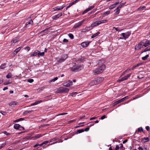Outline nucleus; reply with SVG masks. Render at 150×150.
<instances>
[{
	"instance_id": "obj_55",
	"label": "nucleus",
	"mask_w": 150,
	"mask_h": 150,
	"mask_svg": "<svg viewBox=\"0 0 150 150\" xmlns=\"http://www.w3.org/2000/svg\"><path fill=\"white\" fill-rule=\"evenodd\" d=\"M49 142H50L49 141H47L44 142L42 143H43V145L44 144H46Z\"/></svg>"
},
{
	"instance_id": "obj_23",
	"label": "nucleus",
	"mask_w": 150,
	"mask_h": 150,
	"mask_svg": "<svg viewBox=\"0 0 150 150\" xmlns=\"http://www.w3.org/2000/svg\"><path fill=\"white\" fill-rule=\"evenodd\" d=\"M21 49V47H19L17 48L13 52L14 55H15Z\"/></svg>"
},
{
	"instance_id": "obj_45",
	"label": "nucleus",
	"mask_w": 150,
	"mask_h": 150,
	"mask_svg": "<svg viewBox=\"0 0 150 150\" xmlns=\"http://www.w3.org/2000/svg\"><path fill=\"white\" fill-rule=\"evenodd\" d=\"M73 3L72 2V3H70L67 6V8H66V10H67L68 8H69L70 6H72L73 5Z\"/></svg>"
},
{
	"instance_id": "obj_40",
	"label": "nucleus",
	"mask_w": 150,
	"mask_h": 150,
	"mask_svg": "<svg viewBox=\"0 0 150 150\" xmlns=\"http://www.w3.org/2000/svg\"><path fill=\"white\" fill-rule=\"evenodd\" d=\"M12 83L11 81H8L6 82H4V85H7L11 84Z\"/></svg>"
},
{
	"instance_id": "obj_13",
	"label": "nucleus",
	"mask_w": 150,
	"mask_h": 150,
	"mask_svg": "<svg viewBox=\"0 0 150 150\" xmlns=\"http://www.w3.org/2000/svg\"><path fill=\"white\" fill-rule=\"evenodd\" d=\"M94 7V6H90L88 8H87L85 9L82 13V14H84L89 11L91 10V9L93 8Z\"/></svg>"
},
{
	"instance_id": "obj_30",
	"label": "nucleus",
	"mask_w": 150,
	"mask_h": 150,
	"mask_svg": "<svg viewBox=\"0 0 150 150\" xmlns=\"http://www.w3.org/2000/svg\"><path fill=\"white\" fill-rule=\"evenodd\" d=\"M110 11H107L106 12H104L103 13H101L102 15H108L110 13Z\"/></svg>"
},
{
	"instance_id": "obj_6",
	"label": "nucleus",
	"mask_w": 150,
	"mask_h": 150,
	"mask_svg": "<svg viewBox=\"0 0 150 150\" xmlns=\"http://www.w3.org/2000/svg\"><path fill=\"white\" fill-rule=\"evenodd\" d=\"M141 42L143 47H146L150 45V41L146 39L144 40Z\"/></svg>"
},
{
	"instance_id": "obj_16",
	"label": "nucleus",
	"mask_w": 150,
	"mask_h": 150,
	"mask_svg": "<svg viewBox=\"0 0 150 150\" xmlns=\"http://www.w3.org/2000/svg\"><path fill=\"white\" fill-rule=\"evenodd\" d=\"M65 6L63 5L61 6H57L54 8L53 9L54 11H58L62 10L65 7Z\"/></svg>"
},
{
	"instance_id": "obj_44",
	"label": "nucleus",
	"mask_w": 150,
	"mask_h": 150,
	"mask_svg": "<svg viewBox=\"0 0 150 150\" xmlns=\"http://www.w3.org/2000/svg\"><path fill=\"white\" fill-rule=\"evenodd\" d=\"M104 61L103 60H99L98 62V64H101L103 63H104Z\"/></svg>"
},
{
	"instance_id": "obj_49",
	"label": "nucleus",
	"mask_w": 150,
	"mask_h": 150,
	"mask_svg": "<svg viewBox=\"0 0 150 150\" xmlns=\"http://www.w3.org/2000/svg\"><path fill=\"white\" fill-rule=\"evenodd\" d=\"M38 104V102H34V103H33L31 105V106H34L36 105H37V104Z\"/></svg>"
},
{
	"instance_id": "obj_25",
	"label": "nucleus",
	"mask_w": 150,
	"mask_h": 150,
	"mask_svg": "<svg viewBox=\"0 0 150 150\" xmlns=\"http://www.w3.org/2000/svg\"><path fill=\"white\" fill-rule=\"evenodd\" d=\"M19 40V38H14L11 41L12 43H16Z\"/></svg>"
},
{
	"instance_id": "obj_28",
	"label": "nucleus",
	"mask_w": 150,
	"mask_h": 150,
	"mask_svg": "<svg viewBox=\"0 0 150 150\" xmlns=\"http://www.w3.org/2000/svg\"><path fill=\"white\" fill-rule=\"evenodd\" d=\"M33 110H26L23 113V115H25L27 114L28 113H30L32 112H33Z\"/></svg>"
},
{
	"instance_id": "obj_31",
	"label": "nucleus",
	"mask_w": 150,
	"mask_h": 150,
	"mask_svg": "<svg viewBox=\"0 0 150 150\" xmlns=\"http://www.w3.org/2000/svg\"><path fill=\"white\" fill-rule=\"evenodd\" d=\"M125 4L124 3H122L121 4H120L118 7H117L116 8L117 9H119L120 10V9L121 8L122 6L124 5Z\"/></svg>"
},
{
	"instance_id": "obj_39",
	"label": "nucleus",
	"mask_w": 150,
	"mask_h": 150,
	"mask_svg": "<svg viewBox=\"0 0 150 150\" xmlns=\"http://www.w3.org/2000/svg\"><path fill=\"white\" fill-rule=\"evenodd\" d=\"M84 131V129H79L77 130V133H80L83 132Z\"/></svg>"
},
{
	"instance_id": "obj_5",
	"label": "nucleus",
	"mask_w": 150,
	"mask_h": 150,
	"mask_svg": "<svg viewBox=\"0 0 150 150\" xmlns=\"http://www.w3.org/2000/svg\"><path fill=\"white\" fill-rule=\"evenodd\" d=\"M130 34L131 33L129 32L122 33L120 35L121 36L120 37V38L122 39L125 40L129 37Z\"/></svg>"
},
{
	"instance_id": "obj_8",
	"label": "nucleus",
	"mask_w": 150,
	"mask_h": 150,
	"mask_svg": "<svg viewBox=\"0 0 150 150\" xmlns=\"http://www.w3.org/2000/svg\"><path fill=\"white\" fill-rule=\"evenodd\" d=\"M85 20L83 19L81 21L78 22V23L76 24L74 26V28H77L79 27L85 21Z\"/></svg>"
},
{
	"instance_id": "obj_48",
	"label": "nucleus",
	"mask_w": 150,
	"mask_h": 150,
	"mask_svg": "<svg viewBox=\"0 0 150 150\" xmlns=\"http://www.w3.org/2000/svg\"><path fill=\"white\" fill-rule=\"evenodd\" d=\"M25 49L26 51L28 52L30 50V48L29 47H26Z\"/></svg>"
},
{
	"instance_id": "obj_27",
	"label": "nucleus",
	"mask_w": 150,
	"mask_h": 150,
	"mask_svg": "<svg viewBox=\"0 0 150 150\" xmlns=\"http://www.w3.org/2000/svg\"><path fill=\"white\" fill-rule=\"evenodd\" d=\"M33 24V22L32 20H30L29 22H27L25 24L26 27H28V25L29 24L32 25Z\"/></svg>"
},
{
	"instance_id": "obj_4",
	"label": "nucleus",
	"mask_w": 150,
	"mask_h": 150,
	"mask_svg": "<svg viewBox=\"0 0 150 150\" xmlns=\"http://www.w3.org/2000/svg\"><path fill=\"white\" fill-rule=\"evenodd\" d=\"M69 91L68 88L63 87H60L56 91L57 93H67Z\"/></svg>"
},
{
	"instance_id": "obj_20",
	"label": "nucleus",
	"mask_w": 150,
	"mask_h": 150,
	"mask_svg": "<svg viewBox=\"0 0 150 150\" xmlns=\"http://www.w3.org/2000/svg\"><path fill=\"white\" fill-rule=\"evenodd\" d=\"M89 42H84L82 43L81 45L83 47H86L89 44Z\"/></svg>"
},
{
	"instance_id": "obj_35",
	"label": "nucleus",
	"mask_w": 150,
	"mask_h": 150,
	"mask_svg": "<svg viewBox=\"0 0 150 150\" xmlns=\"http://www.w3.org/2000/svg\"><path fill=\"white\" fill-rule=\"evenodd\" d=\"M6 77L8 79L11 78L12 77V75L11 73H9L6 76Z\"/></svg>"
},
{
	"instance_id": "obj_21",
	"label": "nucleus",
	"mask_w": 150,
	"mask_h": 150,
	"mask_svg": "<svg viewBox=\"0 0 150 150\" xmlns=\"http://www.w3.org/2000/svg\"><path fill=\"white\" fill-rule=\"evenodd\" d=\"M96 84H97V83L95 80L91 81L89 83V85L90 86H93Z\"/></svg>"
},
{
	"instance_id": "obj_58",
	"label": "nucleus",
	"mask_w": 150,
	"mask_h": 150,
	"mask_svg": "<svg viewBox=\"0 0 150 150\" xmlns=\"http://www.w3.org/2000/svg\"><path fill=\"white\" fill-rule=\"evenodd\" d=\"M143 64L142 62L139 63L137 64V66L138 67H139V66L142 65Z\"/></svg>"
},
{
	"instance_id": "obj_26",
	"label": "nucleus",
	"mask_w": 150,
	"mask_h": 150,
	"mask_svg": "<svg viewBox=\"0 0 150 150\" xmlns=\"http://www.w3.org/2000/svg\"><path fill=\"white\" fill-rule=\"evenodd\" d=\"M66 59V58L65 57H62L61 58H60L59 59H57V60L59 62H61L64 61Z\"/></svg>"
},
{
	"instance_id": "obj_18",
	"label": "nucleus",
	"mask_w": 150,
	"mask_h": 150,
	"mask_svg": "<svg viewBox=\"0 0 150 150\" xmlns=\"http://www.w3.org/2000/svg\"><path fill=\"white\" fill-rule=\"evenodd\" d=\"M62 15V13H58L57 15L53 16V18L54 19L56 20L58 18L61 16Z\"/></svg>"
},
{
	"instance_id": "obj_2",
	"label": "nucleus",
	"mask_w": 150,
	"mask_h": 150,
	"mask_svg": "<svg viewBox=\"0 0 150 150\" xmlns=\"http://www.w3.org/2000/svg\"><path fill=\"white\" fill-rule=\"evenodd\" d=\"M73 67L70 68L71 70V71L74 72H77L80 71L81 68L82 66L81 65H76V63H73Z\"/></svg>"
},
{
	"instance_id": "obj_63",
	"label": "nucleus",
	"mask_w": 150,
	"mask_h": 150,
	"mask_svg": "<svg viewBox=\"0 0 150 150\" xmlns=\"http://www.w3.org/2000/svg\"><path fill=\"white\" fill-rule=\"evenodd\" d=\"M89 128L88 127H86V128L84 130V131H88L89 130Z\"/></svg>"
},
{
	"instance_id": "obj_1",
	"label": "nucleus",
	"mask_w": 150,
	"mask_h": 150,
	"mask_svg": "<svg viewBox=\"0 0 150 150\" xmlns=\"http://www.w3.org/2000/svg\"><path fill=\"white\" fill-rule=\"evenodd\" d=\"M105 68V65L104 64H102L94 70L93 71L94 73L95 74H100L103 71Z\"/></svg>"
},
{
	"instance_id": "obj_37",
	"label": "nucleus",
	"mask_w": 150,
	"mask_h": 150,
	"mask_svg": "<svg viewBox=\"0 0 150 150\" xmlns=\"http://www.w3.org/2000/svg\"><path fill=\"white\" fill-rule=\"evenodd\" d=\"M100 22L101 24L102 23H105L107 22L108 20H103L100 21Z\"/></svg>"
},
{
	"instance_id": "obj_38",
	"label": "nucleus",
	"mask_w": 150,
	"mask_h": 150,
	"mask_svg": "<svg viewBox=\"0 0 150 150\" xmlns=\"http://www.w3.org/2000/svg\"><path fill=\"white\" fill-rule=\"evenodd\" d=\"M150 47H148L147 48H146L145 49H144V51L142 52V53L147 51H150Z\"/></svg>"
},
{
	"instance_id": "obj_15",
	"label": "nucleus",
	"mask_w": 150,
	"mask_h": 150,
	"mask_svg": "<svg viewBox=\"0 0 150 150\" xmlns=\"http://www.w3.org/2000/svg\"><path fill=\"white\" fill-rule=\"evenodd\" d=\"M94 7V6H90L88 8H87L85 9L82 13V14H84L89 11L91 10V9L93 8Z\"/></svg>"
},
{
	"instance_id": "obj_52",
	"label": "nucleus",
	"mask_w": 150,
	"mask_h": 150,
	"mask_svg": "<svg viewBox=\"0 0 150 150\" xmlns=\"http://www.w3.org/2000/svg\"><path fill=\"white\" fill-rule=\"evenodd\" d=\"M3 133L4 134H6L7 136H8L10 134V133H8L6 131L4 132Z\"/></svg>"
},
{
	"instance_id": "obj_46",
	"label": "nucleus",
	"mask_w": 150,
	"mask_h": 150,
	"mask_svg": "<svg viewBox=\"0 0 150 150\" xmlns=\"http://www.w3.org/2000/svg\"><path fill=\"white\" fill-rule=\"evenodd\" d=\"M45 87H42L40 88H39L37 89V90L38 91H42L45 88Z\"/></svg>"
},
{
	"instance_id": "obj_7",
	"label": "nucleus",
	"mask_w": 150,
	"mask_h": 150,
	"mask_svg": "<svg viewBox=\"0 0 150 150\" xmlns=\"http://www.w3.org/2000/svg\"><path fill=\"white\" fill-rule=\"evenodd\" d=\"M131 74V73H129L127 74L124 77L121 78H120L118 80V81L119 82H120L121 81L127 80L129 77L130 76Z\"/></svg>"
},
{
	"instance_id": "obj_60",
	"label": "nucleus",
	"mask_w": 150,
	"mask_h": 150,
	"mask_svg": "<svg viewBox=\"0 0 150 150\" xmlns=\"http://www.w3.org/2000/svg\"><path fill=\"white\" fill-rule=\"evenodd\" d=\"M80 0H76L74 1L73 2H72V3H73V4L76 3V2H78Z\"/></svg>"
},
{
	"instance_id": "obj_57",
	"label": "nucleus",
	"mask_w": 150,
	"mask_h": 150,
	"mask_svg": "<svg viewBox=\"0 0 150 150\" xmlns=\"http://www.w3.org/2000/svg\"><path fill=\"white\" fill-rule=\"evenodd\" d=\"M119 146L118 145H116L115 148V150H118L119 149Z\"/></svg>"
},
{
	"instance_id": "obj_47",
	"label": "nucleus",
	"mask_w": 150,
	"mask_h": 150,
	"mask_svg": "<svg viewBox=\"0 0 150 150\" xmlns=\"http://www.w3.org/2000/svg\"><path fill=\"white\" fill-rule=\"evenodd\" d=\"M144 146H139L138 148V149L139 150H144Z\"/></svg>"
},
{
	"instance_id": "obj_17",
	"label": "nucleus",
	"mask_w": 150,
	"mask_h": 150,
	"mask_svg": "<svg viewBox=\"0 0 150 150\" xmlns=\"http://www.w3.org/2000/svg\"><path fill=\"white\" fill-rule=\"evenodd\" d=\"M97 83V84L102 82L103 80V78L102 77H98L95 79Z\"/></svg>"
},
{
	"instance_id": "obj_59",
	"label": "nucleus",
	"mask_w": 150,
	"mask_h": 150,
	"mask_svg": "<svg viewBox=\"0 0 150 150\" xmlns=\"http://www.w3.org/2000/svg\"><path fill=\"white\" fill-rule=\"evenodd\" d=\"M63 41L64 42H68V40L66 39H64Z\"/></svg>"
},
{
	"instance_id": "obj_64",
	"label": "nucleus",
	"mask_w": 150,
	"mask_h": 150,
	"mask_svg": "<svg viewBox=\"0 0 150 150\" xmlns=\"http://www.w3.org/2000/svg\"><path fill=\"white\" fill-rule=\"evenodd\" d=\"M3 82V79H0V84H1Z\"/></svg>"
},
{
	"instance_id": "obj_61",
	"label": "nucleus",
	"mask_w": 150,
	"mask_h": 150,
	"mask_svg": "<svg viewBox=\"0 0 150 150\" xmlns=\"http://www.w3.org/2000/svg\"><path fill=\"white\" fill-rule=\"evenodd\" d=\"M115 30L117 31H120L122 30V29L120 30L117 28H115Z\"/></svg>"
},
{
	"instance_id": "obj_50",
	"label": "nucleus",
	"mask_w": 150,
	"mask_h": 150,
	"mask_svg": "<svg viewBox=\"0 0 150 150\" xmlns=\"http://www.w3.org/2000/svg\"><path fill=\"white\" fill-rule=\"evenodd\" d=\"M33 79H29L28 80V81L30 83H32L33 82Z\"/></svg>"
},
{
	"instance_id": "obj_14",
	"label": "nucleus",
	"mask_w": 150,
	"mask_h": 150,
	"mask_svg": "<svg viewBox=\"0 0 150 150\" xmlns=\"http://www.w3.org/2000/svg\"><path fill=\"white\" fill-rule=\"evenodd\" d=\"M94 7V6H90L88 8H87L85 9L82 13V14H84L89 11L91 10V9L93 8Z\"/></svg>"
},
{
	"instance_id": "obj_56",
	"label": "nucleus",
	"mask_w": 150,
	"mask_h": 150,
	"mask_svg": "<svg viewBox=\"0 0 150 150\" xmlns=\"http://www.w3.org/2000/svg\"><path fill=\"white\" fill-rule=\"evenodd\" d=\"M57 140V138H54L51 140L50 141H49L50 142H52L56 140Z\"/></svg>"
},
{
	"instance_id": "obj_10",
	"label": "nucleus",
	"mask_w": 150,
	"mask_h": 150,
	"mask_svg": "<svg viewBox=\"0 0 150 150\" xmlns=\"http://www.w3.org/2000/svg\"><path fill=\"white\" fill-rule=\"evenodd\" d=\"M13 127L15 129H18L19 130H21L22 129H24V128L23 127L21 126L19 124H17L14 125Z\"/></svg>"
},
{
	"instance_id": "obj_24",
	"label": "nucleus",
	"mask_w": 150,
	"mask_h": 150,
	"mask_svg": "<svg viewBox=\"0 0 150 150\" xmlns=\"http://www.w3.org/2000/svg\"><path fill=\"white\" fill-rule=\"evenodd\" d=\"M149 141V139L148 137H144L143 138L142 140V141L144 143L148 142Z\"/></svg>"
},
{
	"instance_id": "obj_22",
	"label": "nucleus",
	"mask_w": 150,
	"mask_h": 150,
	"mask_svg": "<svg viewBox=\"0 0 150 150\" xmlns=\"http://www.w3.org/2000/svg\"><path fill=\"white\" fill-rule=\"evenodd\" d=\"M119 4V2H117L114 4H113L111 5L109 7V9H112L113 8H115L117 5L118 4Z\"/></svg>"
},
{
	"instance_id": "obj_62",
	"label": "nucleus",
	"mask_w": 150,
	"mask_h": 150,
	"mask_svg": "<svg viewBox=\"0 0 150 150\" xmlns=\"http://www.w3.org/2000/svg\"><path fill=\"white\" fill-rule=\"evenodd\" d=\"M137 67H137V65H134V66H133L132 68V69H131L132 70H133L134 69V68H135Z\"/></svg>"
},
{
	"instance_id": "obj_33",
	"label": "nucleus",
	"mask_w": 150,
	"mask_h": 150,
	"mask_svg": "<svg viewBox=\"0 0 150 150\" xmlns=\"http://www.w3.org/2000/svg\"><path fill=\"white\" fill-rule=\"evenodd\" d=\"M42 136V135L41 134H37L34 137L35 138V139H36L38 138H40V137H41Z\"/></svg>"
},
{
	"instance_id": "obj_9",
	"label": "nucleus",
	"mask_w": 150,
	"mask_h": 150,
	"mask_svg": "<svg viewBox=\"0 0 150 150\" xmlns=\"http://www.w3.org/2000/svg\"><path fill=\"white\" fill-rule=\"evenodd\" d=\"M128 98H129V97L128 96H125V97H124V98H122V99H121L120 100H118V101H116V102H115L114 103V105H117V104H118V103H119L122 102L124 100L126 99H128Z\"/></svg>"
},
{
	"instance_id": "obj_11",
	"label": "nucleus",
	"mask_w": 150,
	"mask_h": 150,
	"mask_svg": "<svg viewBox=\"0 0 150 150\" xmlns=\"http://www.w3.org/2000/svg\"><path fill=\"white\" fill-rule=\"evenodd\" d=\"M72 85V82L71 81L69 80L64 84V86L66 87H69Z\"/></svg>"
},
{
	"instance_id": "obj_34",
	"label": "nucleus",
	"mask_w": 150,
	"mask_h": 150,
	"mask_svg": "<svg viewBox=\"0 0 150 150\" xmlns=\"http://www.w3.org/2000/svg\"><path fill=\"white\" fill-rule=\"evenodd\" d=\"M6 65V64L5 63H4L3 64H2L0 66V68L2 69H4Z\"/></svg>"
},
{
	"instance_id": "obj_32",
	"label": "nucleus",
	"mask_w": 150,
	"mask_h": 150,
	"mask_svg": "<svg viewBox=\"0 0 150 150\" xmlns=\"http://www.w3.org/2000/svg\"><path fill=\"white\" fill-rule=\"evenodd\" d=\"M58 79V77H56L54 78V79H52L50 80V81H49V82L50 83H51L52 82H54L55 81H56Z\"/></svg>"
},
{
	"instance_id": "obj_54",
	"label": "nucleus",
	"mask_w": 150,
	"mask_h": 150,
	"mask_svg": "<svg viewBox=\"0 0 150 150\" xmlns=\"http://www.w3.org/2000/svg\"><path fill=\"white\" fill-rule=\"evenodd\" d=\"M105 115H103L100 118V119L101 120H103L105 118Z\"/></svg>"
},
{
	"instance_id": "obj_53",
	"label": "nucleus",
	"mask_w": 150,
	"mask_h": 150,
	"mask_svg": "<svg viewBox=\"0 0 150 150\" xmlns=\"http://www.w3.org/2000/svg\"><path fill=\"white\" fill-rule=\"evenodd\" d=\"M43 145V143L41 144H36V145H35L34 146V147H36L38 146H42Z\"/></svg>"
},
{
	"instance_id": "obj_51",
	"label": "nucleus",
	"mask_w": 150,
	"mask_h": 150,
	"mask_svg": "<svg viewBox=\"0 0 150 150\" xmlns=\"http://www.w3.org/2000/svg\"><path fill=\"white\" fill-rule=\"evenodd\" d=\"M138 132H140L141 131H143V129L142 127H139L138 128Z\"/></svg>"
},
{
	"instance_id": "obj_42",
	"label": "nucleus",
	"mask_w": 150,
	"mask_h": 150,
	"mask_svg": "<svg viewBox=\"0 0 150 150\" xmlns=\"http://www.w3.org/2000/svg\"><path fill=\"white\" fill-rule=\"evenodd\" d=\"M77 93L76 92H73L71 94V95L72 96L75 97Z\"/></svg>"
},
{
	"instance_id": "obj_41",
	"label": "nucleus",
	"mask_w": 150,
	"mask_h": 150,
	"mask_svg": "<svg viewBox=\"0 0 150 150\" xmlns=\"http://www.w3.org/2000/svg\"><path fill=\"white\" fill-rule=\"evenodd\" d=\"M69 37L71 39H73L74 38L73 35L71 33H69L68 35Z\"/></svg>"
},
{
	"instance_id": "obj_3",
	"label": "nucleus",
	"mask_w": 150,
	"mask_h": 150,
	"mask_svg": "<svg viewBox=\"0 0 150 150\" xmlns=\"http://www.w3.org/2000/svg\"><path fill=\"white\" fill-rule=\"evenodd\" d=\"M47 52V49H45L44 52H40L38 50H36L34 51L33 54H31L32 56H35L36 55H38V56H43L44 55L45 52Z\"/></svg>"
},
{
	"instance_id": "obj_43",
	"label": "nucleus",
	"mask_w": 150,
	"mask_h": 150,
	"mask_svg": "<svg viewBox=\"0 0 150 150\" xmlns=\"http://www.w3.org/2000/svg\"><path fill=\"white\" fill-rule=\"evenodd\" d=\"M120 10L119 9H117V8H116L115 10V11H116L115 12V14H118L120 13Z\"/></svg>"
},
{
	"instance_id": "obj_36",
	"label": "nucleus",
	"mask_w": 150,
	"mask_h": 150,
	"mask_svg": "<svg viewBox=\"0 0 150 150\" xmlns=\"http://www.w3.org/2000/svg\"><path fill=\"white\" fill-rule=\"evenodd\" d=\"M97 25H97V22L96 21L95 22H93L91 24V26L92 27L96 26H97Z\"/></svg>"
},
{
	"instance_id": "obj_12",
	"label": "nucleus",
	"mask_w": 150,
	"mask_h": 150,
	"mask_svg": "<svg viewBox=\"0 0 150 150\" xmlns=\"http://www.w3.org/2000/svg\"><path fill=\"white\" fill-rule=\"evenodd\" d=\"M143 47L141 42L139 44L136 45L135 47V49L136 50H138L140 49L141 48Z\"/></svg>"
},
{
	"instance_id": "obj_29",
	"label": "nucleus",
	"mask_w": 150,
	"mask_h": 150,
	"mask_svg": "<svg viewBox=\"0 0 150 150\" xmlns=\"http://www.w3.org/2000/svg\"><path fill=\"white\" fill-rule=\"evenodd\" d=\"M100 34V33L99 32H98L97 33H95V34H94L93 35L91 36V38H93L95 37H96V36H98Z\"/></svg>"
},
{
	"instance_id": "obj_19",
	"label": "nucleus",
	"mask_w": 150,
	"mask_h": 150,
	"mask_svg": "<svg viewBox=\"0 0 150 150\" xmlns=\"http://www.w3.org/2000/svg\"><path fill=\"white\" fill-rule=\"evenodd\" d=\"M18 102L16 101H13L9 104V105L11 107H14L15 105H17L18 104Z\"/></svg>"
}]
</instances>
